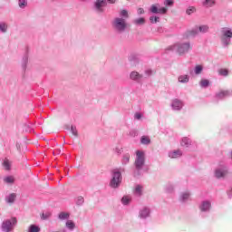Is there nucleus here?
<instances>
[{
    "label": "nucleus",
    "instance_id": "obj_55",
    "mask_svg": "<svg viewBox=\"0 0 232 232\" xmlns=\"http://www.w3.org/2000/svg\"><path fill=\"white\" fill-rule=\"evenodd\" d=\"M158 32H160V34H162V32H164V30L162 29V27L158 28Z\"/></svg>",
    "mask_w": 232,
    "mask_h": 232
},
{
    "label": "nucleus",
    "instance_id": "obj_49",
    "mask_svg": "<svg viewBox=\"0 0 232 232\" xmlns=\"http://www.w3.org/2000/svg\"><path fill=\"white\" fill-rule=\"evenodd\" d=\"M134 119L137 121H140L142 119V114L140 112H136L134 115Z\"/></svg>",
    "mask_w": 232,
    "mask_h": 232
},
{
    "label": "nucleus",
    "instance_id": "obj_52",
    "mask_svg": "<svg viewBox=\"0 0 232 232\" xmlns=\"http://www.w3.org/2000/svg\"><path fill=\"white\" fill-rule=\"evenodd\" d=\"M25 131H32V127L30 125H25Z\"/></svg>",
    "mask_w": 232,
    "mask_h": 232
},
{
    "label": "nucleus",
    "instance_id": "obj_53",
    "mask_svg": "<svg viewBox=\"0 0 232 232\" xmlns=\"http://www.w3.org/2000/svg\"><path fill=\"white\" fill-rule=\"evenodd\" d=\"M227 193L228 198H232V188L228 190Z\"/></svg>",
    "mask_w": 232,
    "mask_h": 232
},
{
    "label": "nucleus",
    "instance_id": "obj_32",
    "mask_svg": "<svg viewBox=\"0 0 232 232\" xmlns=\"http://www.w3.org/2000/svg\"><path fill=\"white\" fill-rule=\"evenodd\" d=\"M140 142L145 146H148V144L151 143V140L148 136H142L140 139Z\"/></svg>",
    "mask_w": 232,
    "mask_h": 232
},
{
    "label": "nucleus",
    "instance_id": "obj_25",
    "mask_svg": "<svg viewBox=\"0 0 232 232\" xmlns=\"http://www.w3.org/2000/svg\"><path fill=\"white\" fill-rule=\"evenodd\" d=\"M128 59L132 64H137V63H139V55L136 53H130Z\"/></svg>",
    "mask_w": 232,
    "mask_h": 232
},
{
    "label": "nucleus",
    "instance_id": "obj_15",
    "mask_svg": "<svg viewBox=\"0 0 232 232\" xmlns=\"http://www.w3.org/2000/svg\"><path fill=\"white\" fill-rule=\"evenodd\" d=\"M198 34V26H196L190 30H188L184 34L185 39H189L191 37H197V34Z\"/></svg>",
    "mask_w": 232,
    "mask_h": 232
},
{
    "label": "nucleus",
    "instance_id": "obj_47",
    "mask_svg": "<svg viewBox=\"0 0 232 232\" xmlns=\"http://www.w3.org/2000/svg\"><path fill=\"white\" fill-rule=\"evenodd\" d=\"M129 135L130 137H137V135H139V131L137 130H130Z\"/></svg>",
    "mask_w": 232,
    "mask_h": 232
},
{
    "label": "nucleus",
    "instance_id": "obj_29",
    "mask_svg": "<svg viewBox=\"0 0 232 232\" xmlns=\"http://www.w3.org/2000/svg\"><path fill=\"white\" fill-rule=\"evenodd\" d=\"M204 72V66L198 64L194 67V73L195 75H200Z\"/></svg>",
    "mask_w": 232,
    "mask_h": 232
},
{
    "label": "nucleus",
    "instance_id": "obj_56",
    "mask_svg": "<svg viewBox=\"0 0 232 232\" xmlns=\"http://www.w3.org/2000/svg\"><path fill=\"white\" fill-rule=\"evenodd\" d=\"M81 1H86V0H81Z\"/></svg>",
    "mask_w": 232,
    "mask_h": 232
},
{
    "label": "nucleus",
    "instance_id": "obj_9",
    "mask_svg": "<svg viewBox=\"0 0 232 232\" xmlns=\"http://www.w3.org/2000/svg\"><path fill=\"white\" fill-rule=\"evenodd\" d=\"M106 5H108L106 0H95L93 4V10L96 14H103L104 6H106Z\"/></svg>",
    "mask_w": 232,
    "mask_h": 232
},
{
    "label": "nucleus",
    "instance_id": "obj_42",
    "mask_svg": "<svg viewBox=\"0 0 232 232\" xmlns=\"http://www.w3.org/2000/svg\"><path fill=\"white\" fill-rule=\"evenodd\" d=\"M219 75H222L223 77H227V75H229V71H227V69H220Z\"/></svg>",
    "mask_w": 232,
    "mask_h": 232
},
{
    "label": "nucleus",
    "instance_id": "obj_2",
    "mask_svg": "<svg viewBox=\"0 0 232 232\" xmlns=\"http://www.w3.org/2000/svg\"><path fill=\"white\" fill-rule=\"evenodd\" d=\"M144 164H146V154L142 150H137L134 161V177H140V175H142Z\"/></svg>",
    "mask_w": 232,
    "mask_h": 232
},
{
    "label": "nucleus",
    "instance_id": "obj_30",
    "mask_svg": "<svg viewBox=\"0 0 232 232\" xmlns=\"http://www.w3.org/2000/svg\"><path fill=\"white\" fill-rule=\"evenodd\" d=\"M209 80L208 79H201L199 82L200 88H208L209 87Z\"/></svg>",
    "mask_w": 232,
    "mask_h": 232
},
{
    "label": "nucleus",
    "instance_id": "obj_31",
    "mask_svg": "<svg viewBox=\"0 0 232 232\" xmlns=\"http://www.w3.org/2000/svg\"><path fill=\"white\" fill-rule=\"evenodd\" d=\"M65 227L67 229H70V231H73L75 229V223L72 220H67L65 223Z\"/></svg>",
    "mask_w": 232,
    "mask_h": 232
},
{
    "label": "nucleus",
    "instance_id": "obj_27",
    "mask_svg": "<svg viewBox=\"0 0 232 232\" xmlns=\"http://www.w3.org/2000/svg\"><path fill=\"white\" fill-rule=\"evenodd\" d=\"M130 163V153H124L121 159L122 166H126Z\"/></svg>",
    "mask_w": 232,
    "mask_h": 232
},
{
    "label": "nucleus",
    "instance_id": "obj_46",
    "mask_svg": "<svg viewBox=\"0 0 232 232\" xmlns=\"http://www.w3.org/2000/svg\"><path fill=\"white\" fill-rule=\"evenodd\" d=\"M195 10H196V9H195L194 6H190V7H188V8L187 9L186 14H187L188 15H191V14H194Z\"/></svg>",
    "mask_w": 232,
    "mask_h": 232
},
{
    "label": "nucleus",
    "instance_id": "obj_7",
    "mask_svg": "<svg viewBox=\"0 0 232 232\" xmlns=\"http://www.w3.org/2000/svg\"><path fill=\"white\" fill-rule=\"evenodd\" d=\"M15 224H17V218H15L5 219L2 223L1 229L3 232H12L14 227H15Z\"/></svg>",
    "mask_w": 232,
    "mask_h": 232
},
{
    "label": "nucleus",
    "instance_id": "obj_21",
    "mask_svg": "<svg viewBox=\"0 0 232 232\" xmlns=\"http://www.w3.org/2000/svg\"><path fill=\"white\" fill-rule=\"evenodd\" d=\"M15 198H17V195L15 193H12L6 196L5 201L8 204H14V202H15Z\"/></svg>",
    "mask_w": 232,
    "mask_h": 232
},
{
    "label": "nucleus",
    "instance_id": "obj_10",
    "mask_svg": "<svg viewBox=\"0 0 232 232\" xmlns=\"http://www.w3.org/2000/svg\"><path fill=\"white\" fill-rule=\"evenodd\" d=\"M138 217L140 220H147V218H150V217H151V208L148 207H143L140 209Z\"/></svg>",
    "mask_w": 232,
    "mask_h": 232
},
{
    "label": "nucleus",
    "instance_id": "obj_38",
    "mask_svg": "<svg viewBox=\"0 0 232 232\" xmlns=\"http://www.w3.org/2000/svg\"><path fill=\"white\" fill-rule=\"evenodd\" d=\"M75 204L76 206H82V204H84V198L82 196H78L75 198Z\"/></svg>",
    "mask_w": 232,
    "mask_h": 232
},
{
    "label": "nucleus",
    "instance_id": "obj_26",
    "mask_svg": "<svg viewBox=\"0 0 232 232\" xmlns=\"http://www.w3.org/2000/svg\"><path fill=\"white\" fill-rule=\"evenodd\" d=\"M133 24H136V26H142V24H146V19L144 18H137L132 21Z\"/></svg>",
    "mask_w": 232,
    "mask_h": 232
},
{
    "label": "nucleus",
    "instance_id": "obj_48",
    "mask_svg": "<svg viewBox=\"0 0 232 232\" xmlns=\"http://www.w3.org/2000/svg\"><path fill=\"white\" fill-rule=\"evenodd\" d=\"M173 0H165L164 5L165 6H173Z\"/></svg>",
    "mask_w": 232,
    "mask_h": 232
},
{
    "label": "nucleus",
    "instance_id": "obj_17",
    "mask_svg": "<svg viewBox=\"0 0 232 232\" xmlns=\"http://www.w3.org/2000/svg\"><path fill=\"white\" fill-rule=\"evenodd\" d=\"M21 66L24 72H26V68L28 66V48H26L25 53L22 58Z\"/></svg>",
    "mask_w": 232,
    "mask_h": 232
},
{
    "label": "nucleus",
    "instance_id": "obj_43",
    "mask_svg": "<svg viewBox=\"0 0 232 232\" xmlns=\"http://www.w3.org/2000/svg\"><path fill=\"white\" fill-rule=\"evenodd\" d=\"M71 133L74 136V137H78V132H77V127H75L74 125L71 126Z\"/></svg>",
    "mask_w": 232,
    "mask_h": 232
},
{
    "label": "nucleus",
    "instance_id": "obj_45",
    "mask_svg": "<svg viewBox=\"0 0 232 232\" xmlns=\"http://www.w3.org/2000/svg\"><path fill=\"white\" fill-rule=\"evenodd\" d=\"M152 73H153V71H151V69L145 70V76H143V79H147V77L151 76Z\"/></svg>",
    "mask_w": 232,
    "mask_h": 232
},
{
    "label": "nucleus",
    "instance_id": "obj_11",
    "mask_svg": "<svg viewBox=\"0 0 232 232\" xmlns=\"http://www.w3.org/2000/svg\"><path fill=\"white\" fill-rule=\"evenodd\" d=\"M170 107L173 111H181L184 108V102L179 99H174L171 101Z\"/></svg>",
    "mask_w": 232,
    "mask_h": 232
},
{
    "label": "nucleus",
    "instance_id": "obj_6",
    "mask_svg": "<svg viewBox=\"0 0 232 232\" xmlns=\"http://www.w3.org/2000/svg\"><path fill=\"white\" fill-rule=\"evenodd\" d=\"M211 201L208 199L202 200L198 205V209L202 218H206L211 213L212 209Z\"/></svg>",
    "mask_w": 232,
    "mask_h": 232
},
{
    "label": "nucleus",
    "instance_id": "obj_50",
    "mask_svg": "<svg viewBox=\"0 0 232 232\" xmlns=\"http://www.w3.org/2000/svg\"><path fill=\"white\" fill-rule=\"evenodd\" d=\"M115 151L118 153V155H121V153H122V149L116 147Z\"/></svg>",
    "mask_w": 232,
    "mask_h": 232
},
{
    "label": "nucleus",
    "instance_id": "obj_8",
    "mask_svg": "<svg viewBox=\"0 0 232 232\" xmlns=\"http://www.w3.org/2000/svg\"><path fill=\"white\" fill-rule=\"evenodd\" d=\"M229 173V169L226 165H219L214 171V177L216 179H226Z\"/></svg>",
    "mask_w": 232,
    "mask_h": 232
},
{
    "label": "nucleus",
    "instance_id": "obj_54",
    "mask_svg": "<svg viewBox=\"0 0 232 232\" xmlns=\"http://www.w3.org/2000/svg\"><path fill=\"white\" fill-rule=\"evenodd\" d=\"M107 3H110L111 5H115V0H105Z\"/></svg>",
    "mask_w": 232,
    "mask_h": 232
},
{
    "label": "nucleus",
    "instance_id": "obj_35",
    "mask_svg": "<svg viewBox=\"0 0 232 232\" xmlns=\"http://www.w3.org/2000/svg\"><path fill=\"white\" fill-rule=\"evenodd\" d=\"M3 167L5 168V169H6V171H10L12 168V164L10 163V160H5L3 162Z\"/></svg>",
    "mask_w": 232,
    "mask_h": 232
},
{
    "label": "nucleus",
    "instance_id": "obj_28",
    "mask_svg": "<svg viewBox=\"0 0 232 232\" xmlns=\"http://www.w3.org/2000/svg\"><path fill=\"white\" fill-rule=\"evenodd\" d=\"M203 6H205V8H211V6H215V0H204Z\"/></svg>",
    "mask_w": 232,
    "mask_h": 232
},
{
    "label": "nucleus",
    "instance_id": "obj_16",
    "mask_svg": "<svg viewBox=\"0 0 232 232\" xmlns=\"http://www.w3.org/2000/svg\"><path fill=\"white\" fill-rule=\"evenodd\" d=\"M182 155H183V152L179 149L169 150L168 152L169 159H180V157H182Z\"/></svg>",
    "mask_w": 232,
    "mask_h": 232
},
{
    "label": "nucleus",
    "instance_id": "obj_13",
    "mask_svg": "<svg viewBox=\"0 0 232 232\" xmlns=\"http://www.w3.org/2000/svg\"><path fill=\"white\" fill-rule=\"evenodd\" d=\"M231 95H232V91L231 90L219 91L216 93L215 98L218 101H222L224 99H227V97H231Z\"/></svg>",
    "mask_w": 232,
    "mask_h": 232
},
{
    "label": "nucleus",
    "instance_id": "obj_19",
    "mask_svg": "<svg viewBox=\"0 0 232 232\" xmlns=\"http://www.w3.org/2000/svg\"><path fill=\"white\" fill-rule=\"evenodd\" d=\"M189 197H191V194L188 191L181 192L179 195V200L180 202H188V200H189Z\"/></svg>",
    "mask_w": 232,
    "mask_h": 232
},
{
    "label": "nucleus",
    "instance_id": "obj_1",
    "mask_svg": "<svg viewBox=\"0 0 232 232\" xmlns=\"http://www.w3.org/2000/svg\"><path fill=\"white\" fill-rule=\"evenodd\" d=\"M130 17L128 10L122 9L120 12V17H115L111 23L112 28L118 34H124L128 30V22L127 19Z\"/></svg>",
    "mask_w": 232,
    "mask_h": 232
},
{
    "label": "nucleus",
    "instance_id": "obj_33",
    "mask_svg": "<svg viewBox=\"0 0 232 232\" xmlns=\"http://www.w3.org/2000/svg\"><path fill=\"white\" fill-rule=\"evenodd\" d=\"M58 218H60V220H68V218H70V214L66 212H61L58 216Z\"/></svg>",
    "mask_w": 232,
    "mask_h": 232
},
{
    "label": "nucleus",
    "instance_id": "obj_37",
    "mask_svg": "<svg viewBox=\"0 0 232 232\" xmlns=\"http://www.w3.org/2000/svg\"><path fill=\"white\" fill-rule=\"evenodd\" d=\"M4 182H5V184H14V182H15V179H14L13 176H7L4 179Z\"/></svg>",
    "mask_w": 232,
    "mask_h": 232
},
{
    "label": "nucleus",
    "instance_id": "obj_18",
    "mask_svg": "<svg viewBox=\"0 0 232 232\" xmlns=\"http://www.w3.org/2000/svg\"><path fill=\"white\" fill-rule=\"evenodd\" d=\"M142 191H144V187L142 185H136L133 193L136 197H142Z\"/></svg>",
    "mask_w": 232,
    "mask_h": 232
},
{
    "label": "nucleus",
    "instance_id": "obj_12",
    "mask_svg": "<svg viewBox=\"0 0 232 232\" xmlns=\"http://www.w3.org/2000/svg\"><path fill=\"white\" fill-rule=\"evenodd\" d=\"M130 81H134L135 82H138L139 84H140V82L144 81V74H141L137 71H132L130 73Z\"/></svg>",
    "mask_w": 232,
    "mask_h": 232
},
{
    "label": "nucleus",
    "instance_id": "obj_23",
    "mask_svg": "<svg viewBox=\"0 0 232 232\" xmlns=\"http://www.w3.org/2000/svg\"><path fill=\"white\" fill-rule=\"evenodd\" d=\"M8 32V24L5 21L0 22V33L6 34Z\"/></svg>",
    "mask_w": 232,
    "mask_h": 232
},
{
    "label": "nucleus",
    "instance_id": "obj_51",
    "mask_svg": "<svg viewBox=\"0 0 232 232\" xmlns=\"http://www.w3.org/2000/svg\"><path fill=\"white\" fill-rule=\"evenodd\" d=\"M144 14V9L143 8H139L138 9V15H142Z\"/></svg>",
    "mask_w": 232,
    "mask_h": 232
},
{
    "label": "nucleus",
    "instance_id": "obj_34",
    "mask_svg": "<svg viewBox=\"0 0 232 232\" xmlns=\"http://www.w3.org/2000/svg\"><path fill=\"white\" fill-rule=\"evenodd\" d=\"M28 232H41V227L37 225H31L28 228Z\"/></svg>",
    "mask_w": 232,
    "mask_h": 232
},
{
    "label": "nucleus",
    "instance_id": "obj_20",
    "mask_svg": "<svg viewBox=\"0 0 232 232\" xmlns=\"http://www.w3.org/2000/svg\"><path fill=\"white\" fill-rule=\"evenodd\" d=\"M180 145L183 148H189V146H191V139H189L188 137L182 138L181 141H180Z\"/></svg>",
    "mask_w": 232,
    "mask_h": 232
},
{
    "label": "nucleus",
    "instance_id": "obj_14",
    "mask_svg": "<svg viewBox=\"0 0 232 232\" xmlns=\"http://www.w3.org/2000/svg\"><path fill=\"white\" fill-rule=\"evenodd\" d=\"M150 12H151V14H168V8L166 7H160L159 8V4L156 5H152L150 8Z\"/></svg>",
    "mask_w": 232,
    "mask_h": 232
},
{
    "label": "nucleus",
    "instance_id": "obj_3",
    "mask_svg": "<svg viewBox=\"0 0 232 232\" xmlns=\"http://www.w3.org/2000/svg\"><path fill=\"white\" fill-rule=\"evenodd\" d=\"M190 49L191 43L189 42H179L168 48V50H170L171 52H177V53H179V55H184V53H188Z\"/></svg>",
    "mask_w": 232,
    "mask_h": 232
},
{
    "label": "nucleus",
    "instance_id": "obj_36",
    "mask_svg": "<svg viewBox=\"0 0 232 232\" xmlns=\"http://www.w3.org/2000/svg\"><path fill=\"white\" fill-rule=\"evenodd\" d=\"M130 202H131V198L128 196H123L121 198V204H123V206H128L130 204Z\"/></svg>",
    "mask_w": 232,
    "mask_h": 232
},
{
    "label": "nucleus",
    "instance_id": "obj_24",
    "mask_svg": "<svg viewBox=\"0 0 232 232\" xmlns=\"http://www.w3.org/2000/svg\"><path fill=\"white\" fill-rule=\"evenodd\" d=\"M198 34H208L209 32V26L206 24L199 25L198 26Z\"/></svg>",
    "mask_w": 232,
    "mask_h": 232
},
{
    "label": "nucleus",
    "instance_id": "obj_22",
    "mask_svg": "<svg viewBox=\"0 0 232 232\" xmlns=\"http://www.w3.org/2000/svg\"><path fill=\"white\" fill-rule=\"evenodd\" d=\"M178 81L179 82H181V84H186L189 82V75L188 74L180 75L179 76Z\"/></svg>",
    "mask_w": 232,
    "mask_h": 232
},
{
    "label": "nucleus",
    "instance_id": "obj_40",
    "mask_svg": "<svg viewBox=\"0 0 232 232\" xmlns=\"http://www.w3.org/2000/svg\"><path fill=\"white\" fill-rule=\"evenodd\" d=\"M27 5H28V2L26 0H19L18 1V5L22 9L26 8Z\"/></svg>",
    "mask_w": 232,
    "mask_h": 232
},
{
    "label": "nucleus",
    "instance_id": "obj_44",
    "mask_svg": "<svg viewBox=\"0 0 232 232\" xmlns=\"http://www.w3.org/2000/svg\"><path fill=\"white\" fill-rule=\"evenodd\" d=\"M49 217H52V213L46 212V213L42 214L41 218H42V220H48Z\"/></svg>",
    "mask_w": 232,
    "mask_h": 232
},
{
    "label": "nucleus",
    "instance_id": "obj_5",
    "mask_svg": "<svg viewBox=\"0 0 232 232\" xmlns=\"http://www.w3.org/2000/svg\"><path fill=\"white\" fill-rule=\"evenodd\" d=\"M232 29L230 27H223L220 29V41L224 48H227L231 44Z\"/></svg>",
    "mask_w": 232,
    "mask_h": 232
},
{
    "label": "nucleus",
    "instance_id": "obj_41",
    "mask_svg": "<svg viewBox=\"0 0 232 232\" xmlns=\"http://www.w3.org/2000/svg\"><path fill=\"white\" fill-rule=\"evenodd\" d=\"M150 21L152 24H155L156 23H159L160 21V17H159V16H150Z\"/></svg>",
    "mask_w": 232,
    "mask_h": 232
},
{
    "label": "nucleus",
    "instance_id": "obj_39",
    "mask_svg": "<svg viewBox=\"0 0 232 232\" xmlns=\"http://www.w3.org/2000/svg\"><path fill=\"white\" fill-rule=\"evenodd\" d=\"M175 190V186L171 183H169L167 186H166V191L167 193H173V191Z\"/></svg>",
    "mask_w": 232,
    "mask_h": 232
},
{
    "label": "nucleus",
    "instance_id": "obj_4",
    "mask_svg": "<svg viewBox=\"0 0 232 232\" xmlns=\"http://www.w3.org/2000/svg\"><path fill=\"white\" fill-rule=\"evenodd\" d=\"M122 171H124V168H120L112 171L111 179L110 181V186L112 189L121 188V184L122 183V174L121 172Z\"/></svg>",
    "mask_w": 232,
    "mask_h": 232
}]
</instances>
